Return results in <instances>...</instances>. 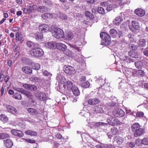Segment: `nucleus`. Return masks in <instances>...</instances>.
I'll return each instance as SVG.
<instances>
[{
	"label": "nucleus",
	"instance_id": "obj_1",
	"mask_svg": "<svg viewBox=\"0 0 148 148\" xmlns=\"http://www.w3.org/2000/svg\"><path fill=\"white\" fill-rule=\"evenodd\" d=\"M73 86V83L70 81L68 80L63 85L60 86V90L61 92L67 93L68 91L71 90Z\"/></svg>",
	"mask_w": 148,
	"mask_h": 148
},
{
	"label": "nucleus",
	"instance_id": "obj_2",
	"mask_svg": "<svg viewBox=\"0 0 148 148\" xmlns=\"http://www.w3.org/2000/svg\"><path fill=\"white\" fill-rule=\"evenodd\" d=\"M30 54L33 57H39L43 56L44 54L42 49L38 47H34L30 51Z\"/></svg>",
	"mask_w": 148,
	"mask_h": 148
},
{
	"label": "nucleus",
	"instance_id": "obj_3",
	"mask_svg": "<svg viewBox=\"0 0 148 148\" xmlns=\"http://www.w3.org/2000/svg\"><path fill=\"white\" fill-rule=\"evenodd\" d=\"M52 33L54 37L57 39H60L63 38L64 33L61 29L55 27L52 30Z\"/></svg>",
	"mask_w": 148,
	"mask_h": 148
},
{
	"label": "nucleus",
	"instance_id": "obj_4",
	"mask_svg": "<svg viewBox=\"0 0 148 148\" xmlns=\"http://www.w3.org/2000/svg\"><path fill=\"white\" fill-rule=\"evenodd\" d=\"M100 38L103 41V43L105 45H109L111 43L110 36L106 33L101 32L100 34Z\"/></svg>",
	"mask_w": 148,
	"mask_h": 148
},
{
	"label": "nucleus",
	"instance_id": "obj_5",
	"mask_svg": "<svg viewBox=\"0 0 148 148\" xmlns=\"http://www.w3.org/2000/svg\"><path fill=\"white\" fill-rule=\"evenodd\" d=\"M64 71L65 73L69 75H73L76 72L75 69L70 66H67L65 67Z\"/></svg>",
	"mask_w": 148,
	"mask_h": 148
},
{
	"label": "nucleus",
	"instance_id": "obj_6",
	"mask_svg": "<svg viewBox=\"0 0 148 148\" xmlns=\"http://www.w3.org/2000/svg\"><path fill=\"white\" fill-rule=\"evenodd\" d=\"M35 95L37 99L40 101H44L46 99V94L42 92L39 91H37L35 93Z\"/></svg>",
	"mask_w": 148,
	"mask_h": 148
},
{
	"label": "nucleus",
	"instance_id": "obj_7",
	"mask_svg": "<svg viewBox=\"0 0 148 148\" xmlns=\"http://www.w3.org/2000/svg\"><path fill=\"white\" fill-rule=\"evenodd\" d=\"M37 9V5H30L27 8H24L23 9L24 12L26 14H29L33 11H36Z\"/></svg>",
	"mask_w": 148,
	"mask_h": 148
},
{
	"label": "nucleus",
	"instance_id": "obj_8",
	"mask_svg": "<svg viewBox=\"0 0 148 148\" xmlns=\"http://www.w3.org/2000/svg\"><path fill=\"white\" fill-rule=\"evenodd\" d=\"M113 115L116 117H121L124 114V112L123 110L121 109H116L114 110L113 112Z\"/></svg>",
	"mask_w": 148,
	"mask_h": 148
},
{
	"label": "nucleus",
	"instance_id": "obj_9",
	"mask_svg": "<svg viewBox=\"0 0 148 148\" xmlns=\"http://www.w3.org/2000/svg\"><path fill=\"white\" fill-rule=\"evenodd\" d=\"M140 126L134 132V136L135 137H138L143 134L145 132V129L141 127Z\"/></svg>",
	"mask_w": 148,
	"mask_h": 148
},
{
	"label": "nucleus",
	"instance_id": "obj_10",
	"mask_svg": "<svg viewBox=\"0 0 148 148\" xmlns=\"http://www.w3.org/2000/svg\"><path fill=\"white\" fill-rule=\"evenodd\" d=\"M10 132L12 135L19 137H22L24 136L23 133L18 130L12 129L11 130Z\"/></svg>",
	"mask_w": 148,
	"mask_h": 148
},
{
	"label": "nucleus",
	"instance_id": "obj_11",
	"mask_svg": "<svg viewBox=\"0 0 148 148\" xmlns=\"http://www.w3.org/2000/svg\"><path fill=\"white\" fill-rule=\"evenodd\" d=\"M3 144L7 148H10L13 146V144L12 140L8 138L3 140Z\"/></svg>",
	"mask_w": 148,
	"mask_h": 148
},
{
	"label": "nucleus",
	"instance_id": "obj_12",
	"mask_svg": "<svg viewBox=\"0 0 148 148\" xmlns=\"http://www.w3.org/2000/svg\"><path fill=\"white\" fill-rule=\"evenodd\" d=\"M56 42L54 41L48 42L45 43V45L47 48L52 49H55L56 48Z\"/></svg>",
	"mask_w": 148,
	"mask_h": 148
},
{
	"label": "nucleus",
	"instance_id": "obj_13",
	"mask_svg": "<svg viewBox=\"0 0 148 148\" xmlns=\"http://www.w3.org/2000/svg\"><path fill=\"white\" fill-rule=\"evenodd\" d=\"M15 38L16 42L19 41L21 43H22L24 41V39L22 34L19 32H17L16 33Z\"/></svg>",
	"mask_w": 148,
	"mask_h": 148
},
{
	"label": "nucleus",
	"instance_id": "obj_14",
	"mask_svg": "<svg viewBox=\"0 0 148 148\" xmlns=\"http://www.w3.org/2000/svg\"><path fill=\"white\" fill-rule=\"evenodd\" d=\"M49 26L46 24H41L39 26V30L44 32H46L49 31Z\"/></svg>",
	"mask_w": 148,
	"mask_h": 148
},
{
	"label": "nucleus",
	"instance_id": "obj_15",
	"mask_svg": "<svg viewBox=\"0 0 148 148\" xmlns=\"http://www.w3.org/2000/svg\"><path fill=\"white\" fill-rule=\"evenodd\" d=\"M6 108L9 112H11L12 114L15 115L17 113V110L14 107L10 105H7Z\"/></svg>",
	"mask_w": 148,
	"mask_h": 148
},
{
	"label": "nucleus",
	"instance_id": "obj_16",
	"mask_svg": "<svg viewBox=\"0 0 148 148\" xmlns=\"http://www.w3.org/2000/svg\"><path fill=\"white\" fill-rule=\"evenodd\" d=\"M56 48L58 49L64 51L67 49L66 46L64 44L61 43H56Z\"/></svg>",
	"mask_w": 148,
	"mask_h": 148
},
{
	"label": "nucleus",
	"instance_id": "obj_17",
	"mask_svg": "<svg viewBox=\"0 0 148 148\" xmlns=\"http://www.w3.org/2000/svg\"><path fill=\"white\" fill-rule=\"evenodd\" d=\"M100 102V100L96 98L90 99L88 101V103L90 105H95Z\"/></svg>",
	"mask_w": 148,
	"mask_h": 148
},
{
	"label": "nucleus",
	"instance_id": "obj_18",
	"mask_svg": "<svg viewBox=\"0 0 148 148\" xmlns=\"http://www.w3.org/2000/svg\"><path fill=\"white\" fill-rule=\"evenodd\" d=\"M134 12L137 15L140 17L143 16L145 14V10L141 8L136 9L134 11Z\"/></svg>",
	"mask_w": 148,
	"mask_h": 148
},
{
	"label": "nucleus",
	"instance_id": "obj_19",
	"mask_svg": "<svg viewBox=\"0 0 148 148\" xmlns=\"http://www.w3.org/2000/svg\"><path fill=\"white\" fill-rule=\"evenodd\" d=\"M36 10H37L38 12L44 13L47 11L48 8L45 6H41L38 8H37L36 11Z\"/></svg>",
	"mask_w": 148,
	"mask_h": 148
},
{
	"label": "nucleus",
	"instance_id": "obj_20",
	"mask_svg": "<svg viewBox=\"0 0 148 148\" xmlns=\"http://www.w3.org/2000/svg\"><path fill=\"white\" fill-rule=\"evenodd\" d=\"M8 87L6 86L2 85L0 90L1 96L5 95L8 90Z\"/></svg>",
	"mask_w": 148,
	"mask_h": 148
},
{
	"label": "nucleus",
	"instance_id": "obj_21",
	"mask_svg": "<svg viewBox=\"0 0 148 148\" xmlns=\"http://www.w3.org/2000/svg\"><path fill=\"white\" fill-rule=\"evenodd\" d=\"M22 70L24 73L30 75L32 73V69L28 66L23 67L22 68Z\"/></svg>",
	"mask_w": 148,
	"mask_h": 148
},
{
	"label": "nucleus",
	"instance_id": "obj_22",
	"mask_svg": "<svg viewBox=\"0 0 148 148\" xmlns=\"http://www.w3.org/2000/svg\"><path fill=\"white\" fill-rule=\"evenodd\" d=\"M25 133L27 135L33 136H36L37 135L36 132L29 130L25 131Z\"/></svg>",
	"mask_w": 148,
	"mask_h": 148
},
{
	"label": "nucleus",
	"instance_id": "obj_23",
	"mask_svg": "<svg viewBox=\"0 0 148 148\" xmlns=\"http://www.w3.org/2000/svg\"><path fill=\"white\" fill-rule=\"evenodd\" d=\"M28 112L31 115H37L38 112L36 110L32 108H29L27 110Z\"/></svg>",
	"mask_w": 148,
	"mask_h": 148
},
{
	"label": "nucleus",
	"instance_id": "obj_24",
	"mask_svg": "<svg viewBox=\"0 0 148 148\" xmlns=\"http://www.w3.org/2000/svg\"><path fill=\"white\" fill-rule=\"evenodd\" d=\"M138 43V46L143 49L146 45V41L145 39L142 38L139 40Z\"/></svg>",
	"mask_w": 148,
	"mask_h": 148
},
{
	"label": "nucleus",
	"instance_id": "obj_25",
	"mask_svg": "<svg viewBox=\"0 0 148 148\" xmlns=\"http://www.w3.org/2000/svg\"><path fill=\"white\" fill-rule=\"evenodd\" d=\"M122 18L120 16L116 17L114 20L113 24L116 25H119L122 21Z\"/></svg>",
	"mask_w": 148,
	"mask_h": 148
},
{
	"label": "nucleus",
	"instance_id": "obj_26",
	"mask_svg": "<svg viewBox=\"0 0 148 148\" xmlns=\"http://www.w3.org/2000/svg\"><path fill=\"white\" fill-rule=\"evenodd\" d=\"M0 120L3 123H6L8 122V118L5 114H2L0 115Z\"/></svg>",
	"mask_w": 148,
	"mask_h": 148
},
{
	"label": "nucleus",
	"instance_id": "obj_27",
	"mask_svg": "<svg viewBox=\"0 0 148 148\" xmlns=\"http://www.w3.org/2000/svg\"><path fill=\"white\" fill-rule=\"evenodd\" d=\"M74 95L76 96H78L80 94V92L78 88L76 86H73L71 89Z\"/></svg>",
	"mask_w": 148,
	"mask_h": 148
},
{
	"label": "nucleus",
	"instance_id": "obj_28",
	"mask_svg": "<svg viewBox=\"0 0 148 148\" xmlns=\"http://www.w3.org/2000/svg\"><path fill=\"white\" fill-rule=\"evenodd\" d=\"M140 124L138 123H136L132 125L131 127V130L134 133L140 126Z\"/></svg>",
	"mask_w": 148,
	"mask_h": 148
},
{
	"label": "nucleus",
	"instance_id": "obj_29",
	"mask_svg": "<svg viewBox=\"0 0 148 148\" xmlns=\"http://www.w3.org/2000/svg\"><path fill=\"white\" fill-rule=\"evenodd\" d=\"M132 25L133 28L135 30H138L139 29V27L138 25L139 24L138 22L133 21L132 23Z\"/></svg>",
	"mask_w": 148,
	"mask_h": 148
},
{
	"label": "nucleus",
	"instance_id": "obj_30",
	"mask_svg": "<svg viewBox=\"0 0 148 148\" xmlns=\"http://www.w3.org/2000/svg\"><path fill=\"white\" fill-rule=\"evenodd\" d=\"M35 37L36 39H41L43 38V35L42 32L36 33L35 34Z\"/></svg>",
	"mask_w": 148,
	"mask_h": 148
},
{
	"label": "nucleus",
	"instance_id": "obj_31",
	"mask_svg": "<svg viewBox=\"0 0 148 148\" xmlns=\"http://www.w3.org/2000/svg\"><path fill=\"white\" fill-rule=\"evenodd\" d=\"M85 14L86 16L89 19H92L94 18V16L90 12L88 11L85 12Z\"/></svg>",
	"mask_w": 148,
	"mask_h": 148
},
{
	"label": "nucleus",
	"instance_id": "obj_32",
	"mask_svg": "<svg viewBox=\"0 0 148 148\" xmlns=\"http://www.w3.org/2000/svg\"><path fill=\"white\" fill-rule=\"evenodd\" d=\"M110 34L111 36L115 38L116 37L117 33L115 29H111L110 31Z\"/></svg>",
	"mask_w": 148,
	"mask_h": 148
},
{
	"label": "nucleus",
	"instance_id": "obj_33",
	"mask_svg": "<svg viewBox=\"0 0 148 148\" xmlns=\"http://www.w3.org/2000/svg\"><path fill=\"white\" fill-rule=\"evenodd\" d=\"M111 133L113 135H116L119 134V131L116 127H113L110 130Z\"/></svg>",
	"mask_w": 148,
	"mask_h": 148
},
{
	"label": "nucleus",
	"instance_id": "obj_34",
	"mask_svg": "<svg viewBox=\"0 0 148 148\" xmlns=\"http://www.w3.org/2000/svg\"><path fill=\"white\" fill-rule=\"evenodd\" d=\"M9 137L10 135L7 133H0V140L4 139Z\"/></svg>",
	"mask_w": 148,
	"mask_h": 148
},
{
	"label": "nucleus",
	"instance_id": "obj_35",
	"mask_svg": "<svg viewBox=\"0 0 148 148\" xmlns=\"http://www.w3.org/2000/svg\"><path fill=\"white\" fill-rule=\"evenodd\" d=\"M128 55L132 58H136L138 57L137 53L132 51H130L129 52Z\"/></svg>",
	"mask_w": 148,
	"mask_h": 148
},
{
	"label": "nucleus",
	"instance_id": "obj_36",
	"mask_svg": "<svg viewBox=\"0 0 148 148\" xmlns=\"http://www.w3.org/2000/svg\"><path fill=\"white\" fill-rule=\"evenodd\" d=\"M136 74L138 76L143 77L145 75V73L143 70H138L136 71Z\"/></svg>",
	"mask_w": 148,
	"mask_h": 148
},
{
	"label": "nucleus",
	"instance_id": "obj_37",
	"mask_svg": "<svg viewBox=\"0 0 148 148\" xmlns=\"http://www.w3.org/2000/svg\"><path fill=\"white\" fill-rule=\"evenodd\" d=\"M23 94L25 95L28 98L31 99H32V93L31 92L25 90L23 92Z\"/></svg>",
	"mask_w": 148,
	"mask_h": 148
},
{
	"label": "nucleus",
	"instance_id": "obj_38",
	"mask_svg": "<svg viewBox=\"0 0 148 148\" xmlns=\"http://www.w3.org/2000/svg\"><path fill=\"white\" fill-rule=\"evenodd\" d=\"M13 97L15 99L21 100L22 98L21 95L20 93H16L13 96Z\"/></svg>",
	"mask_w": 148,
	"mask_h": 148
},
{
	"label": "nucleus",
	"instance_id": "obj_39",
	"mask_svg": "<svg viewBox=\"0 0 148 148\" xmlns=\"http://www.w3.org/2000/svg\"><path fill=\"white\" fill-rule=\"evenodd\" d=\"M73 34L72 32H69L66 35V38L68 40H71L73 38Z\"/></svg>",
	"mask_w": 148,
	"mask_h": 148
},
{
	"label": "nucleus",
	"instance_id": "obj_40",
	"mask_svg": "<svg viewBox=\"0 0 148 148\" xmlns=\"http://www.w3.org/2000/svg\"><path fill=\"white\" fill-rule=\"evenodd\" d=\"M95 110L97 113H102L104 112L103 108L98 106H96Z\"/></svg>",
	"mask_w": 148,
	"mask_h": 148
},
{
	"label": "nucleus",
	"instance_id": "obj_41",
	"mask_svg": "<svg viewBox=\"0 0 148 148\" xmlns=\"http://www.w3.org/2000/svg\"><path fill=\"white\" fill-rule=\"evenodd\" d=\"M66 81V80L64 76H62L60 77V78L59 82L62 84L61 85H63L64 84Z\"/></svg>",
	"mask_w": 148,
	"mask_h": 148
},
{
	"label": "nucleus",
	"instance_id": "obj_42",
	"mask_svg": "<svg viewBox=\"0 0 148 148\" xmlns=\"http://www.w3.org/2000/svg\"><path fill=\"white\" fill-rule=\"evenodd\" d=\"M63 51L64 52V54L68 56H71L72 55V51L69 49H66L65 51Z\"/></svg>",
	"mask_w": 148,
	"mask_h": 148
},
{
	"label": "nucleus",
	"instance_id": "obj_43",
	"mask_svg": "<svg viewBox=\"0 0 148 148\" xmlns=\"http://www.w3.org/2000/svg\"><path fill=\"white\" fill-rule=\"evenodd\" d=\"M142 144L145 145H148V137L144 138L141 140Z\"/></svg>",
	"mask_w": 148,
	"mask_h": 148
},
{
	"label": "nucleus",
	"instance_id": "obj_44",
	"mask_svg": "<svg viewBox=\"0 0 148 148\" xmlns=\"http://www.w3.org/2000/svg\"><path fill=\"white\" fill-rule=\"evenodd\" d=\"M32 68L34 69L38 70L40 68V65L38 63H35L32 64Z\"/></svg>",
	"mask_w": 148,
	"mask_h": 148
},
{
	"label": "nucleus",
	"instance_id": "obj_45",
	"mask_svg": "<svg viewBox=\"0 0 148 148\" xmlns=\"http://www.w3.org/2000/svg\"><path fill=\"white\" fill-rule=\"evenodd\" d=\"M124 141L123 138L121 137H118L116 140V142L119 145H121Z\"/></svg>",
	"mask_w": 148,
	"mask_h": 148
},
{
	"label": "nucleus",
	"instance_id": "obj_46",
	"mask_svg": "<svg viewBox=\"0 0 148 148\" xmlns=\"http://www.w3.org/2000/svg\"><path fill=\"white\" fill-rule=\"evenodd\" d=\"M26 45L29 48H31L33 46L36 47V44L34 43L31 41H28L27 42Z\"/></svg>",
	"mask_w": 148,
	"mask_h": 148
},
{
	"label": "nucleus",
	"instance_id": "obj_47",
	"mask_svg": "<svg viewBox=\"0 0 148 148\" xmlns=\"http://www.w3.org/2000/svg\"><path fill=\"white\" fill-rule=\"evenodd\" d=\"M120 122L117 119L113 118V120L112 121V125H120Z\"/></svg>",
	"mask_w": 148,
	"mask_h": 148
},
{
	"label": "nucleus",
	"instance_id": "obj_48",
	"mask_svg": "<svg viewBox=\"0 0 148 148\" xmlns=\"http://www.w3.org/2000/svg\"><path fill=\"white\" fill-rule=\"evenodd\" d=\"M98 11L99 13L101 14H105V10L103 8L101 7H99L98 8Z\"/></svg>",
	"mask_w": 148,
	"mask_h": 148
},
{
	"label": "nucleus",
	"instance_id": "obj_49",
	"mask_svg": "<svg viewBox=\"0 0 148 148\" xmlns=\"http://www.w3.org/2000/svg\"><path fill=\"white\" fill-rule=\"evenodd\" d=\"M113 120V117H110L107 119V121L108 124L110 125H112V121Z\"/></svg>",
	"mask_w": 148,
	"mask_h": 148
},
{
	"label": "nucleus",
	"instance_id": "obj_50",
	"mask_svg": "<svg viewBox=\"0 0 148 148\" xmlns=\"http://www.w3.org/2000/svg\"><path fill=\"white\" fill-rule=\"evenodd\" d=\"M82 86L83 87L87 88L90 86V83L88 81H86L84 83H83L82 84Z\"/></svg>",
	"mask_w": 148,
	"mask_h": 148
},
{
	"label": "nucleus",
	"instance_id": "obj_51",
	"mask_svg": "<svg viewBox=\"0 0 148 148\" xmlns=\"http://www.w3.org/2000/svg\"><path fill=\"white\" fill-rule=\"evenodd\" d=\"M50 16V13H47L43 14L42 15L41 17L42 18L44 19H46L48 18L49 16Z\"/></svg>",
	"mask_w": 148,
	"mask_h": 148
},
{
	"label": "nucleus",
	"instance_id": "obj_52",
	"mask_svg": "<svg viewBox=\"0 0 148 148\" xmlns=\"http://www.w3.org/2000/svg\"><path fill=\"white\" fill-rule=\"evenodd\" d=\"M37 89V87L35 85H30L29 86V90L31 91H35Z\"/></svg>",
	"mask_w": 148,
	"mask_h": 148
},
{
	"label": "nucleus",
	"instance_id": "obj_53",
	"mask_svg": "<svg viewBox=\"0 0 148 148\" xmlns=\"http://www.w3.org/2000/svg\"><path fill=\"white\" fill-rule=\"evenodd\" d=\"M25 140L27 142L30 143H36L35 140L30 138H26Z\"/></svg>",
	"mask_w": 148,
	"mask_h": 148
},
{
	"label": "nucleus",
	"instance_id": "obj_54",
	"mask_svg": "<svg viewBox=\"0 0 148 148\" xmlns=\"http://www.w3.org/2000/svg\"><path fill=\"white\" fill-rule=\"evenodd\" d=\"M144 115V113L143 112H137L136 114V116L138 117H143Z\"/></svg>",
	"mask_w": 148,
	"mask_h": 148
},
{
	"label": "nucleus",
	"instance_id": "obj_55",
	"mask_svg": "<svg viewBox=\"0 0 148 148\" xmlns=\"http://www.w3.org/2000/svg\"><path fill=\"white\" fill-rule=\"evenodd\" d=\"M97 148H109V146L107 144L103 145H98L97 146Z\"/></svg>",
	"mask_w": 148,
	"mask_h": 148
},
{
	"label": "nucleus",
	"instance_id": "obj_56",
	"mask_svg": "<svg viewBox=\"0 0 148 148\" xmlns=\"http://www.w3.org/2000/svg\"><path fill=\"white\" fill-rule=\"evenodd\" d=\"M60 17L61 19L64 20H66L67 18V17L66 15L64 14H60Z\"/></svg>",
	"mask_w": 148,
	"mask_h": 148
},
{
	"label": "nucleus",
	"instance_id": "obj_57",
	"mask_svg": "<svg viewBox=\"0 0 148 148\" xmlns=\"http://www.w3.org/2000/svg\"><path fill=\"white\" fill-rule=\"evenodd\" d=\"M114 5L113 4H110L107 7L106 10L108 11H110L112 10Z\"/></svg>",
	"mask_w": 148,
	"mask_h": 148
},
{
	"label": "nucleus",
	"instance_id": "obj_58",
	"mask_svg": "<svg viewBox=\"0 0 148 148\" xmlns=\"http://www.w3.org/2000/svg\"><path fill=\"white\" fill-rule=\"evenodd\" d=\"M140 64L141 62H135V66L138 69H140L141 68V66H140Z\"/></svg>",
	"mask_w": 148,
	"mask_h": 148
},
{
	"label": "nucleus",
	"instance_id": "obj_59",
	"mask_svg": "<svg viewBox=\"0 0 148 148\" xmlns=\"http://www.w3.org/2000/svg\"><path fill=\"white\" fill-rule=\"evenodd\" d=\"M130 48L133 50L136 49L137 48V46L134 44H131L130 45Z\"/></svg>",
	"mask_w": 148,
	"mask_h": 148
},
{
	"label": "nucleus",
	"instance_id": "obj_60",
	"mask_svg": "<svg viewBox=\"0 0 148 148\" xmlns=\"http://www.w3.org/2000/svg\"><path fill=\"white\" fill-rule=\"evenodd\" d=\"M71 46L76 49L79 52H80L81 51V49H80L79 47L76 46L75 45H71Z\"/></svg>",
	"mask_w": 148,
	"mask_h": 148
},
{
	"label": "nucleus",
	"instance_id": "obj_61",
	"mask_svg": "<svg viewBox=\"0 0 148 148\" xmlns=\"http://www.w3.org/2000/svg\"><path fill=\"white\" fill-rule=\"evenodd\" d=\"M19 28L18 27H14L12 28V31L14 32H17L19 30Z\"/></svg>",
	"mask_w": 148,
	"mask_h": 148
},
{
	"label": "nucleus",
	"instance_id": "obj_62",
	"mask_svg": "<svg viewBox=\"0 0 148 148\" xmlns=\"http://www.w3.org/2000/svg\"><path fill=\"white\" fill-rule=\"evenodd\" d=\"M30 86V85L28 84H25L23 85V88H25L29 90V86Z\"/></svg>",
	"mask_w": 148,
	"mask_h": 148
},
{
	"label": "nucleus",
	"instance_id": "obj_63",
	"mask_svg": "<svg viewBox=\"0 0 148 148\" xmlns=\"http://www.w3.org/2000/svg\"><path fill=\"white\" fill-rule=\"evenodd\" d=\"M16 90L17 91L21 92L22 94H23V92L25 90L22 88H17Z\"/></svg>",
	"mask_w": 148,
	"mask_h": 148
},
{
	"label": "nucleus",
	"instance_id": "obj_64",
	"mask_svg": "<svg viewBox=\"0 0 148 148\" xmlns=\"http://www.w3.org/2000/svg\"><path fill=\"white\" fill-rule=\"evenodd\" d=\"M143 53L145 56L148 57V48H146L144 51Z\"/></svg>",
	"mask_w": 148,
	"mask_h": 148
}]
</instances>
